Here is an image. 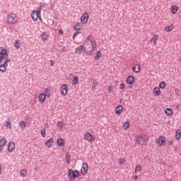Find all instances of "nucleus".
<instances>
[{
    "mask_svg": "<svg viewBox=\"0 0 181 181\" xmlns=\"http://www.w3.org/2000/svg\"><path fill=\"white\" fill-rule=\"evenodd\" d=\"M2 147L3 146H0V152H2Z\"/></svg>",
    "mask_w": 181,
    "mask_h": 181,
    "instance_id": "69168bd1",
    "label": "nucleus"
},
{
    "mask_svg": "<svg viewBox=\"0 0 181 181\" xmlns=\"http://www.w3.org/2000/svg\"><path fill=\"white\" fill-rule=\"evenodd\" d=\"M9 62H11V58H6L3 64L8 67V64Z\"/></svg>",
    "mask_w": 181,
    "mask_h": 181,
    "instance_id": "a19ab883",
    "label": "nucleus"
},
{
    "mask_svg": "<svg viewBox=\"0 0 181 181\" xmlns=\"http://www.w3.org/2000/svg\"><path fill=\"white\" fill-rule=\"evenodd\" d=\"M165 30H166V32H172V30H173V28L170 25L165 26Z\"/></svg>",
    "mask_w": 181,
    "mask_h": 181,
    "instance_id": "ea45409f",
    "label": "nucleus"
},
{
    "mask_svg": "<svg viewBox=\"0 0 181 181\" xmlns=\"http://www.w3.org/2000/svg\"><path fill=\"white\" fill-rule=\"evenodd\" d=\"M39 98V103H41V104H43L46 101V95L45 93H40L38 96Z\"/></svg>",
    "mask_w": 181,
    "mask_h": 181,
    "instance_id": "ddd939ff",
    "label": "nucleus"
},
{
    "mask_svg": "<svg viewBox=\"0 0 181 181\" xmlns=\"http://www.w3.org/2000/svg\"><path fill=\"white\" fill-rule=\"evenodd\" d=\"M101 55H102L101 51H98L94 57L95 60H98L99 59H101Z\"/></svg>",
    "mask_w": 181,
    "mask_h": 181,
    "instance_id": "c756f323",
    "label": "nucleus"
},
{
    "mask_svg": "<svg viewBox=\"0 0 181 181\" xmlns=\"http://www.w3.org/2000/svg\"><path fill=\"white\" fill-rule=\"evenodd\" d=\"M8 54H9L8 53V51H6V49L0 47V64L4 62V60L8 59Z\"/></svg>",
    "mask_w": 181,
    "mask_h": 181,
    "instance_id": "7ed1b4c3",
    "label": "nucleus"
},
{
    "mask_svg": "<svg viewBox=\"0 0 181 181\" xmlns=\"http://www.w3.org/2000/svg\"><path fill=\"white\" fill-rule=\"evenodd\" d=\"M176 108H177V110H179L180 108V105H177Z\"/></svg>",
    "mask_w": 181,
    "mask_h": 181,
    "instance_id": "13d9d810",
    "label": "nucleus"
},
{
    "mask_svg": "<svg viewBox=\"0 0 181 181\" xmlns=\"http://www.w3.org/2000/svg\"><path fill=\"white\" fill-rule=\"evenodd\" d=\"M165 87H166V83H165V81L160 82L159 88L163 89Z\"/></svg>",
    "mask_w": 181,
    "mask_h": 181,
    "instance_id": "4c0bfd02",
    "label": "nucleus"
},
{
    "mask_svg": "<svg viewBox=\"0 0 181 181\" xmlns=\"http://www.w3.org/2000/svg\"><path fill=\"white\" fill-rule=\"evenodd\" d=\"M115 111L117 115H121L122 114V111H124V107H122L121 105H119L115 107Z\"/></svg>",
    "mask_w": 181,
    "mask_h": 181,
    "instance_id": "9d476101",
    "label": "nucleus"
},
{
    "mask_svg": "<svg viewBox=\"0 0 181 181\" xmlns=\"http://www.w3.org/2000/svg\"><path fill=\"white\" fill-rule=\"evenodd\" d=\"M31 18H32V19H33V21L37 20V16H36V11H34L32 12Z\"/></svg>",
    "mask_w": 181,
    "mask_h": 181,
    "instance_id": "c9c22d12",
    "label": "nucleus"
},
{
    "mask_svg": "<svg viewBox=\"0 0 181 181\" xmlns=\"http://www.w3.org/2000/svg\"><path fill=\"white\" fill-rule=\"evenodd\" d=\"M173 144V141H168V145H169V146H170Z\"/></svg>",
    "mask_w": 181,
    "mask_h": 181,
    "instance_id": "4d7b16f0",
    "label": "nucleus"
},
{
    "mask_svg": "<svg viewBox=\"0 0 181 181\" xmlns=\"http://www.w3.org/2000/svg\"><path fill=\"white\" fill-rule=\"evenodd\" d=\"M77 177H80V171L78 170H73L72 169L68 170V178L69 180L74 181Z\"/></svg>",
    "mask_w": 181,
    "mask_h": 181,
    "instance_id": "f03ea898",
    "label": "nucleus"
},
{
    "mask_svg": "<svg viewBox=\"0 0 181 181\" xmlns=\"http://www.w3.org/2000/svg\"><path fill=\"white\" fill-rule=\"evenodd\" d=\"M6 65H4V64L0 65V71H1V73H5V71H6Z\"/></svg>",
    "mask_w": 181,
    "mask_h": 181,
    "instance_id": "7c9ffc66",
    "label": "nucleus"
},
{
    "mask_svg": "<svg viewBox=\"0 0 181 181\" xmlns=\"http://www.w3.org/2000/svg\"><path fill=\"white\" fill-rule=\"evenodd\" d=\"M88 18H90V16H88V13L85 12L81 16V23H82L83 25L86 24V22H88Z\"/></svg>",
    "mask_w": 181,
    "mask_h": 181,
    "instance_id": "423d86ee",
    "label": "nucleus"
},
{
    "mask_svg": "<svg viewBox=\"0 0 181 181\" xmlns=\"http://www.w3.org/2000/svg\"><path fill=\"white\" fill-rule=\"evenodd\" d=\"M57 127L58 129H63V122H58L57 124Z\"/></svg>",
    "mask_w": 181,
    "mask_h": 181,
    "instance_id": "58836bf2",
    "label": "nucleus"
},
{
    "mask_svg": "<svg viewBox=\"0 0 181 181\" xmlns=\"http://www.w3.org/2000/svg\"><path fill=\"white\" fill-rule=\"evenodd\" d=\"M146 142H148V139H145V137H144V136H141L138 140V144H139V145H145V144H146Z\"/></svg>",
    "mask_w": 181,
    "mask_h": 181,
    "instance_id": "dca6fc26",
    "label": "nucleus"
},
{
    "mask_svg": "<svg viewBox=\"0 0 181 181\" xmlns=\"http://www.w3.org/2000/svg\"><path fill=\"white\" fill-rule=\"evenodd\" d=\"M93 36L92 35H89L86 41L84 42V49L85 50H86V52L88 53H90V54H92L93 53V47H94V45L93 44Z\"/></svg>",
    "mask_w": 181,
    "mask_h": 181,
    "instance_id": "f257e3e1",
    "label": "nucleus"
},
{
    "mask_svg": "<svg viewBox=\"0 0 181 181\" xmlns=\"http://www.w3.org/2000/svg\"><path fill=\"white\" fill-rule=\"evenodd\" d=\"M129 88H132V85H129Z\"/></svg>",
    "mask_w": 181,
    "mask_h": 181,
    "instance_id": "0e129e2a",
    "label": "nucleus"
},
{
    "mask_svg": "<svg viewBox=\"0 0 181 181\" xmlns=\"http://www.w3.org/2000/svg\"><path fill=\"white\" fill-rule=\"evenodd\" d=\"M52 144H53V139H52V138L49 139L45 142V145L47 146V148H52V146H53V145Z\"/></svg>",
    "mask_w": 181,
    "mask_h": 181,
    "instance_id": "412c9836",
    "label": "nucleus"
},
{
    "mask_svg": "<svg viewBox=\"0 0 181 181\" xmlns=\"http://www.w3.org/2000/svg\"><path fill=\"white\" fill-rule=\"evenodd\" d=\"M45 97H50L52 95V88H47L45 92Z\"/></svg>",
    "mask_w": 181,
    "mask_h": 181,
    "instance_id": "6ab92c4d",
    "label": "nucleus"
},
{
    "mask_svg": "<svg viewBox=\"0 0 181 181\" xmlns=\"http://www.w3.org/2000/svg\"><path fill=\"white\" fill-rule=\"evenodd\" d=\"M13 149H15V143L13 141H11L8 143V152H13Z\"/></svg>",
    "mask_w": 181,
    "mask_h": 181,
    "instance_id": "4468645a",
    "label": "nucleus"
},
{
    "mask_svg": "<svg viewBox=\"0 0 181 181\" xmlns=\"http://www.w3.org/2000/svg\"><path fill=\"white\" fill-rule=\"evenodd\" d=\"M78 35H80V33L76 31L73 35V39H76V36H78Z\"/></svg>",
    "mask_w": 181,
    "mask_h": 181,
    "instance_id": "09e8293b",
    "label": "nucleus"
},
{
    "mask_svg": "<svg viewBox=\"0 0 181 181\" xmlns=\"http://www.w3.org/2000/svg\"><path fill=\"white\" fill-rule=\"evenodd\" d=\"M120 90H124L125 89V84L124 83H122L120 84V88H119Z\"/></svg>",
    "mask_w": 181,
    "mask_h": 181,
    "instance_id": "de8ad7c7",
    "label": "nucleus"
},
{
    "mask_svg": "<svg viewBox=\"0 0 181 181\" xmlns=\"http://www.w3.org/2000/svg\"><path fill=\"white\" fill-rule=\"evenodd\" d=\"M155 40V37H153L150 40V42H153Z\"/></svg>",
    "mask_w": 181,
    "mask_h": 181,
    "instance_id": "bf43d9fd",
    "label": "nucleus"
},
{
    "mask_svg": "<svg viewBox=\"0 0 181 181\" xmlns=\"http://www.w3.org/2000/svg\"><path fill=\"white\" fill-rule=\"evenodd\" d=\"M134 81H135V77L132 75H129L126 79V83L129 85L134 84Z\"/></svg>",
    "mask_w": 181,
    "mask_h": 181,
    "instance_id": "9b49d317",
    "label": "nucleus"
},
{
    "mask_svg": "<svg viewBox=\"0 0 181 181\" xmlns=\"http://www.w3.org/2000/svg\"><path fill=\"white\" fill-rule=\"evenodd\" d=\"M167 181H172V180H170V179H168V180H167Z\"/></svg>",
    "mask_w": 181,
    "mask_h": 181,
    "instance_id": "338daca9",
    "label": "nucleus"
},
{
    "mask_svg": "<svg viewBox=\"0 0 181 181\" xmlns=\"http://www.w3.org/2000/svg\"><path fill=\"white\" fill-rule=\"evenodd\" d=\"M64 144H65L64 139H63L62 138L61 139H58L57 140V145L58 146H64Z\"/></svg>",
    "mask_w": 181,
    "mask_h": 181,
    "instance_id": "a211bd4d",
    "label": "nucleus"
},
{
    "mask_svg": "<svg viewBox=\"0 0 181 181\" xmlns=\"http://www.w3.org/2000/svg\"><path fill=\"white\" fill-rule=\"evenodd\" d=\"M14 47H16L17 49H21V41L16 40L14 42Z\"/></svg>",
    "mask_w": 181,
    "mask_h": 181,
    "instance_id": "e433bc0d",
    "label": "nucleus"
},
{
    "mask_svg": "<svg viewBox=\"0 0 181 181\" xmlns=\"http://www.w3.org/2000/svg\"><path fill=\"white\" fill-rule=\"evenodd\" d=\"M158 146H165L166 145V138L163 136H160L157 139Z\"/></svg>",
    "mask_w": 181,
    "mask_h": 181,
    "instance_id": "39448f33",
    "label": "nucleus"
},
{
    "mask_svg": "<svg viewBox=\"0 0 181 181\" xmlns=\"http://www.w3.org/2000/svg\"><path fill=\"white\" fill-rule=\"evenodd\" d=\"M178 9H179V7H177V6H176V5H173L170 8L171 12L173 15H175V13L177 12Z\"/></svg>",
    "mask_w": 181,
    "mask_h": 181,
    "instance_id": "aec40b11",
    "label": "nucleus"
},
{
    "mask_svg": "<svg viewBox=\"0 0 181 181\" xmlns=\"http://www.w3.org/2000/svg\"><path fill=\"white\" fill-rule=\"evenodd\" d=\"M129 121H126L124 124H123V128H124L125 130L128 129V128H129Z\"/></svg>",
    "mask_w": 181,
    "mask_h": 181,
    "instance_id": "f704fd0d",
    "label": "nucleus"
},
{
    "mask_svg": "<svg viewBox=\"0 0 181 181\" xmlns=\"http://www.w3.org/2000/svg\"><path fill=\"white\" fill-rule=\"evenodd\" d=\"M165 114L168 117H171V115L173 114V110H172L171 108H166L165 110Z\"/></svg>",
    "mask_w": 181,
    "mask_h": 181,
    "instance_id": "f3484780",
    "label": "nucleus"
},
{
    "mask_svg": "<svg viewBox=\"0 0 181 181\" xmlns=\"http://www.w3.org/2000/svg\"><path fill=\"white\" fill-rule=\"evenodd\" d=\"M175 94H177V95H179V93H180L179 89L175 88Z\"/></svg>",
    "mask_w": 181,
    "mask_h": 181,
    "instance_id": "3c124183",
    "label": "nucleus"
},
{
    "mask_svg": "<svg viewBox=\"0 0 181 181\" xmlns=\"http://www.w3.org/2000/svg\"><path fill=\"white\" fill-rule=\"evenodd\" d=\"M132 71H134V73H139V71H141V66L136 64L135 66L132 67Z\"/></svg>",
    "mask_w": 181,
    "mask_h": 181,
    "instance_id": "4be33fe9",
    "label": "nucleus"
},
{
    "mask_svg": "<svg viewBox=\"0 0 181 181\" xmlns=\"http://www.w3.org/2000/svg\"><path fill=\"white\" fill-rule=\"evenodd\" d=\"M59 35H63V30L59 29Z\"/></svg>",
    "mask_w": 181,
    "mask_h": 181,
    "instance_id": "6e6d98bb",
    "label": "nucleus"
},
{
    "mask_svg": "<svg viewBox=\"0 0 181 181\" xmlns=\"http://www.w3.org/2000/svg\"><path fill=\"white\" fill-rule=\"evenodd\" d=\"M122 101H124V99L121 98L119 103H122Z\"/></svg>",
    "mask_w": 181,
    "mask_h": 181,
    "instance_id": "680f3d73",
    "label": "nucleus"
},
{
    "mask_svg": "<svg viewBox=\"0 0 181 181\" xmlns=\"http://www.w3.org/2000/svg\"><path fill=\"white\" fill-rule=\"evenodd\" d=\"M71 84L72 86H77V84H78V76H74V79L71 81Z\"/></svg>",
    "mask_w": 181,
    "mask_h": 181,
    "instance_id": "5701e85b",
    "label": "nucleus"
},
{
    "mask_svg": "<svg viewBox=\"0 0 181 181\" xmlns=\"http://www.w3.org/2000/svg\"><path fill=\"white\" fill-rule=\"evenodd\" d=\"M42 8H45V4L43 3H40V6L37 9L42 11Z\"/></svg>",
    "mask_w": 181,
    "mask_h": 181,
    "instance_id": "a18cd8bd",
    "label": "nucleus"
},
{
    "mask_svg": "<svg viewBox=\"0 0 181 181\" xmlns=\"http://www.w3.org/2000/svg\"><path fill=\"white\" fill-rule=\"evenodd\" d=\"M88 170V164H87L86 163H83L82 164V168L81 169V173L82 175H86Z\"/></svg>",
    "mask_w": 181,
    "mask_h": 181,
    "instance_id": "1a4fd4ad",
    "label": "nucleus"
},
{
    "mask_svg": "<svg viewBox=\"0 0 181 181\" xmlns=\"http://www.w3.org/2000/svg\"><path fill=\"white\" fill-rule=\"evenodd\" d=\"M41 135L42 138H46V129H41Z\"/></svg>",
    "mask_w": 181,
    "mask_h": 181,
    "instance_id": "79ce46f5",
    "label": "nucleus"
},
{
    "mask_svg": "<svg viewBox=\"0 0 181 181\" xmlns=\"http://www.w3.org/2000/svg\"><path fill=\"white\" fill-rule=\"evenodd\" d=\"M125 162V159H122V158H120L119 159V164L120 165H124V163Z\"/></svg>",
    "mask_w": 181,
    "mask_h": 181,
    "instance_id": "8fccbe9b",
    "label": "nucleus"
},
{
    "mask_svg": "<svg viewBox=\"0 0 181 181\" xmlns=\"http://www.w3.org/2000/svg\"><path fill=\"white\" fill-rule=\"evenodd\" d=\"M81 29V23H77L74 27V30H80Z\"/></svg>",
    "mask_w": 181,
    "mask_h": 181,
    "instance_id": "cd10ccee",
    "label": "nucleus"
},
{
    "mask_svg": "<svg viewBox=\"0 0 181 181\" xmlns=\"http://www.w3.org/2000/svg\"><path fill=\"white\" fill-rule=\"evenodd\" d=\"M114 90V86H110L109 87H108V91H109V93H112V90Z\"/></svg>",
    "mask_w": 181,
    "mask_h": 181,
    "instance_id": "49530a36",
    "label": "nucleus"
},
{
    "mask_svg": "<svg viewBox=\"0 0 181 181\" xmlns=\"http://www.w3.org/2000/svg\"><path fill=\"white\" fill-rule=\"evenodd\" d=\"M132 179H133L134 180H138V175H134V176H133V177H132Z\"/></svg>",
    "mask_w": 181,
    "mask_h": 181,
    "instance_id": "603ef678",
    "label": "nucleus"
},
{
    "mask_svg": "<svg viewBox=\"0 0 181 181\" xmlns=\"http://www.w3.org/2000/svg\"><path fill=\"white\" fill-rule=\"evenodd\" d=\"M6 22H8V23H15L16 22H18L16 14L13 13L8 14L6 18Z\"/></svg>",
    "mask_w": 181,
    "mask_h": 181,
    "instance_id": "20e7f679",
    "label": "nucleus"
},
{
    "mask_svg": "<svg viewBox=\"0 0 181 181\" xmlns=\"http://www.w3.org/2000/svg\"><path fill=\"white\" fill-rule=\"evenodd\" d=\"M49 63H50L51 66H54V61L50 60Z\"/></svg>",
    "mask_w": 181,
    "mask_h": 181,
    "instance_id": "864d4df0",
    "label": "nucleus"
},
{
    "mask_svg": "<svg viewBox=\"0 0 181 181\" xmlns=\"http://www.w3.org/2000/svg\"><path fill=\"white\" fill-rule=\"evenodd\" d=\"M180 136H181V130L178 129L176 130V132H175V139H177V141H179V139H180Z\"/></svg>",
    "mask_w": 181,
    "mask_h": 181,
    "instance_id": "b1692460",
    "label": "nucleus"
},
{
    "mask_svg": "<svg viewBox=\"0 0 181 181\" xmlns=\"http://www.w3.org/2000/svg\"><path fill=\"white\" fill-rule=\"evenodd\" d=\"M141 169H142V166H141V165H136L135 167L134 173H138V172H141Z\"/></svg>",
    "mask_w": 181,
    "mask_h": 181,
    "instance_id": "473e14b6",
    "label": "nucleus"
},
{
    "mask_svg": "<svg viewBox=\"0 0 181 181\" xmlns=\"http://www.w3.org/2000/svg\"><path fill=\"white\" fill-rule=\"evenodd\" d=\"M28 175V171L26 170H21L20 171V175L22 176V177H25Z\"/></svg>",
    "mask_w": 181,
    "mask_h": 181,
    "instance_id": "c85d7f7f",
    "label": "nucleus"
},
{
    "mask_svg": "<svg viewBox=\"0 0 181 181\" xmlns=\"http://www.w3.org/2000/svg\"><path fill=\"white\" fill-rule=\"evenodd\" d=\"M153 91L156 97H158V95H160V89L159 88V87H155L153 89Z\"/></svg>",
    "mask_w": 181,
    "mask_h": 181,
    "instance_id": "2eb2a0df",
    "label": "nucleus"
},
{
    "mask_svg": "<svg viewBox=\"0 0 181 181\" xmlns=\"http://www.w3.org/2000/svg\"><path fill=\"white\" fill-rule=\"evenodd\" d=\"M62 52H66V47H64L62 48Z\"/></svg>",
    "mask_w": 181,
    "mask_h": 181,
    "instance_id": "052dcab7",
    "label": "nucleus"
},
{
    "mask_svg": "<svg viewBox=\"0 0 181 181\" xmlns=\"http://www.w3.org/2000/svg\"><path fill=\"white\" fill-rule=\"evenodd\" d=\"M158 40V36H156L153 40L154 45H156V40Z\"/></svg>",
    "mask_w": 181,
    "mask_h": 181,
    "instance_id": "5fc2aeb1",
    "label": "nucleus"
},
{
    "mask_svg": "<svg viewBox=\"0 0 181 181\" xmlns=\"http://www.w3.org/2000/svg\"><path fill=\"white\" fill-rule=\"evenodd\" d=\"M5 127H7L9 128V129H12V122H11V120L8 119L5 123H4Z\"/></svg>",
    "mask_w": 181,
    "mask_h": 181,
    "instance_id": "393cba45",
    "label": "nucleus"
},
{
    "mask_svg": "<svg viewBox=\"0 0 181 181\" xmlns=\"http://www.w3.org/2000/svg\"><path fill=\"white\" fill-rule=\"evenodd\" d=\"M35 15H36V16H37V19L38 18H40V10H38V8H37V10L35 11Z\"/></svg>",
    "mask_w": 181,
    "mask_h": 181,
    "instance_id": "c03bdc74",
    "label": "nucleus"
},
{
    "mask_svg": "<svg viewBox=\"0 0 181 181\" xmlns=\"http://www.w3.org/2000/svg\"><path fill=\"white\" fill-rule=\"evenodd\" d=\"M82 52H86V49L83 45H80L75 50V52L77 53V54H81Z\"/></svg>",
    "mask_w": 181,
    "mask_h": 181,
    "instance_id": "f8f14e48",
    "label": "nucleus"
},
{
    "mask_svg": "<svg viewBox=\"0 0 181 181\" xmlns=\"http://www.w3.org/2000/svg\"><path fill=\"white\" fill-rule=\"evenodd\" d=\"M6 145V139L3 138L0 139V146H5Z\"/></svg>",
    "mask_w": 181,
    "mask_h": 181,
    "instance_id": "2f4dec72",
    "label": "nucleus"
},
{
    "mask_svg": "<svg viewBox=\"0 0 181 181\" xmlns=\"http://www.w3.org/2000/svg\"><path fill=\"white\" fill-rule=\"evenodd\" d=\"M98 86V82L97 80H93L92 82V90H97V87Z\"/></svg>",
    "mask_w": 181,
    "mask_h": 181,
    "instance_id": "a878e982",
    "label": "nucleus"
},
{
    "mask_svg": "<svg viewBox=\"0 0 181 181\" xmlns=\"http://www.w3.org/2000/svg\"><path fill=\"white\" fill-rule=\"evenodd\" d=\"M66 161L68 165H70V160L71 159V156L69 155H66Z\"/></svg>",
    "mask_w": 181,
    "mask_h": 181,
    "instance_id": "37998d69",
    "label": "nucleus"
},
{
    "mask_svg": "<svg viewBox=\"0 0 181 181\" xmlns=\"http://www.w3.org/2000/svg\"><path fill=\"white\" fill-rule=\"evenodd\" d=\"M53 8H54V6L52 4V5L51 6V9H53Z\"/></svg>",
    "mask_w": 181,
    "mask_h": 181,
    "instance_id": "e2e57ef3",
    "label": "nucleus"
},
{
    "mask_svg": "<svg viewBox=\"0 0 181 181\" xmlns=\"http://www.w3.org/2000/svg\"><path fill=\"white\" fill-rule=\"evenodd\" d=\"M49 37V35L47 34H46V33H43L42 35H41V39L42 40H47V38Z\"/></svg>",
    "mask_w": 181,
    "mask_h": 181,
    "instance_id": "72a5a7b5",
    "label": "nucleus"
},
{
    "mask_svg": "<svg viewBox=\"0 0 181 181\" xmlns=\"http://www.w3.org/2000/svg\"><path fill=\"white\" fill-rule=\"evenodd\" d=\"M67 90H69V86H67V84H63L61 86V94L62 95H66Z\"/></svg>",
    "mask_w": 181,
    "mask_h": 181,
    "instance_id": "6e6552de",
    "label": "nucleus"
},
{
    "mask_svg": "<svg viewBox=\"0 0 181 181\" xmlns=\"http://www.w3.org/2000/svg\"><path fill=\"white\" fill-rule=\"evenodd\" d=\"M19 125L22 129H25V128H26V125H28V122L21 121L20 122Z\"/></svg>",
    "mask_w": 181,
    "mask_h": 181,
    "instance_id": "bb28decb",
    "label": "nucleus"
},
{
    "mask_svg": "<svg viewBox=\"0 0 181 181\" xmlns=\"http://www.w3.org/2000/svg\"><path fill=\"white\" fill-rule=\"evenodd\" d=\"M84 139L88 141V142H93V141H95V138L91 135V133L86 132L84 135Z\"/></svg>",
    "mask_w": 181,
    "mask_h": 181,
    "instance_id": "0eeeda50",
    "label": "nucleus"
}]
</instances>
